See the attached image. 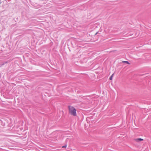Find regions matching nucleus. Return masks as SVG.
I'll return each instance as SVG.
<instances>
[{"mask_svg":"<svg viewBox=\"0 0 151 151\" xmlns=\"http://www.w3.org/2000/svg\"><path fill=\"white\" fill-rule=\"evenodd\" d=\"M143 139L142 138H137L136 139H134V140L136 142H139V141H143Z\"/></svg>","mask_w":151,"mask_h":151,"instance_id":"f03ea898","label":"nucleus"},{"mask_svg":"<svg viewBox=\"0 0 151 151\" xmlns=\"http://www.w3.org/2000/svg\"><path fill=\"white\" fill-rule=\"evenodd\" d=\"M68 110L69 113L71 115L74 116H77L76 109L74 107L71 106H69Z\"/></svg>","mask_w":151,"mask_h":151,"instance_id":"f257e3e1","label":"nucleus"},{"mask_svg":"<svg viewBox=\"0 0 151 151\" xmlns=\"http://www.w3.org/2000/svg\"><path fill=\"white\" fill-rule=\"evenodd\" d=\"M122 63H126L129 65L130 64V63L129 62L127 61H123Z\"/></svg>","mask_w":151,"mask_h":151,"instance_id":"7ed1b4c3","label":"nucleus"},{"mask_svg":"<svg viewBox=\"0 0 151 151\" xmlns=\"http://www.w3.org/2000/svg\"><path fill=\"white\" fill-rule=\"evenodd\" d=\"M114 76V74H113L111 76V77L110 78V80H112V79L113 77Z\"/></svg>","mask_w":151,"mask_h":151,"instance_id":"20e7f679","label":"nucleus"},{"mask_svg":"<svg viewBox=\"0 0 151 151\" xmlns=\"http://www.w3.org/2000/svg\"><path fill=\"white\" fill-rule=\"evenodd\" d=\"M67 147V145H65V146H63L62 147V148H66Z\"/></svg>","mask_w":151,"mask_h":151,"instance_id":"39448f33","label":"nucleus"}]
</instances>
